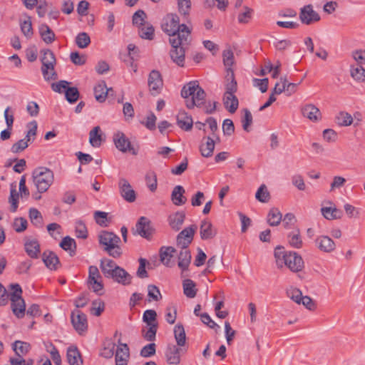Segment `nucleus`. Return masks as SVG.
I'll list each match as a JSON object with an SVG mask.
<instances>
[{"mask_svg":"<svg viewBox=\"0 0 365 365\" xmlns=\"http://www.w3.org/2000/svg\"><path fill=\"white\" fill-rule=\"evenodd\" d=\"M225 92L223 96V104L225 108L230 113H234L238 108L239 101L235 93L237 90V81L235 78V73L232 68L227 69Z\"/></svg>","mask_w":365,"mask_h":365,"instance_id":"nucleus-1","label":"nucleus"},{"mask_svg":"<svg viewBox=\"0 0 365 365\" xmlns=\"http://www.w3.org/2000/svg\"><path fill=\"white\" fill-rule=\"evenodd\" d=\"M41 53L42 54L41 70L44 80L46 81L56 80L58 78V74L55 71L56 59L53 52L50 49H43L41 51Z\"/></svg>","mask_w":365,"mask_h":365,"instance_id":"nucleus-2","label":"nucleus"},{"mask_svg":"<svg viewBox=\"0 0 365 365\" xmlns=\"http://www.w3.org/2000/svg\"><path fill=\"white\" fill-rule=\"evenodd\" d=\"M32 176L34 182L40 193L47 191L54 180L53 171L46 167L35 168L32 173Z\"/></svg>","mask_w":365,"mask_h":365,"instance_id":"nucleus-3","label":"nucleus"},{"mask_svg":"<svg viewBox=\"0 0 365 365\" xmlns=\"http://www.w3.org/2000/svg\"><path fill=\"white\" fill-rule=\"evenodd\" d=\"M12 292L10 294L11 307L14 314L19 319H21L25 315L26 304L24 299L21 297L22 289L17 284H11L9 285Z\"/></svg>","mask_w":365,"mask_h":365,"instance_id":"nucleus-4","label":"nucleus"},{"mask_svg":"<svg viewBox=\"0 0 365 365\" xmlns=\"http://www.w3.org/2000/svg\"><path fill=\"white\" fill-rule=\"evenodd\" d=\"M170 43L172 49L170 51V56L172 61L180 67H183L185 64V49L182 47L183 41L180 37L170 38Z\"/></svg>","mask_w":365,"mask_h":365,"instance_id":"nucleus-5","label":"nucleus"},{"mask_svg":"<svg viewBox=\"0 0 365 365\" xmlns=\"http://www.w3.org/2000/svg\"><path fill=\"white\" fill-rule=\"evenodd\" d=\"M179 21L180 18L175 14H168L165 19V22L162 24L163 31L169 35L170 38L179 37Z\"/></svg>","mask_w":365,"mask_h":365,"instance_id":"nucleus-6","label":"nucleus"},{"mask_svg":"<svg viewBox=\"0 0 365 365\" xmlns=\"http://www.w3.org/2000/svg\"><path fill=\"white\" fill-rule=\"evenodd\" d=\"M155 232V229L152 227L151 221L146 217H140L136 225L135 230L133 231V235H139L142 237L150 240Z\"/></svg>","mask_w":365,"mask_h":365,"instance_id":"nucleus-7","label":"nucleus"},{"mask_svg":"<svg viewBox=\"0 0 365 365\" xmlns=\"http://www.w3.org/2000/svg\"><path fill=\"white\" fill-rule=\"evenodd\" d=\"M197 230V226L194 224L185 227L180 232L176 237L177 246L180 248L188 247L193 240Z\"/></svg>","mask_w":365,"mask_h":365,"instance_id":"nucleus-8","label":"nucleus"},{"mask_svg":"<svg viewBox=\"0 0 365 365\" xmlns=\"http://www.w3.org/2000/svg\"><path fill=\"white\" fill-rule=\"evenodd\" d=\"M148 85L151 95L157 96L163 87V80L161 73L158 70H152L148 78Z\"/></svg>","mask_w":365,"mask_h":365,"instance_id":"nucleus-9","label":"nucleus"},{"mask_svg":"<svg viewBox=\"0 0 365 365\" xmlns=\"http://www.w3.org/2000/svg\"><path fill=\"white\" fill-rule=\"evenodd\" d=\"M113 143L116 148L122 153L130 152L133 155H137V152L132 146L130 140L123 132L118 131L113 135Z\"/></svg>","mask_w":365,"mask_h":365,"instance_id":"nucleus-10","label":"nucleus"},{"mask_svg":"<svg viewBox=\"0 0 365 365\" xmlns=\"http://www.w3.org/2000/svg\"><path fill=\"white\" fill-rule=\"evenodd\" d=\"M71 319L73 328L80 335L83 334L87 331V317L83 312L80 310L72 312Z\"/></svg>","mask_w":365,"mask_h":365,"instance_id":"nucleus-11","label":"nucleus"},{"mask_svg":"<svg viewBox=\"0 0 365 365\" xmlns=\"http://www.w3.org/2000/svg\"><path fill=\"white\" fill-rule=\"evenodd\" d=\"M299 19L301 22L306 25H311L320 21L319 14L313 9L311 4L304 6L300 9Z\"/></svg>","mask_w":365,"mask_h":365,"instance_id":"nucleus-12","label":"nucleus"},{"mask_svg":"<svg viewBox=\"0 0 365 365\" xmlns=\"http://www.w3.org/2000/svg\"><path fill=\"white\" fill-rule=\"evenodd\" d=\"M284 264L294 272H298L304 267V260L296 252H289Z\"/></svg>","mask_w":365,"mask_h":365,"instance_id":"nucleus-13","label":"nucleus"},{"mask_svg":"<svg viewBox=\"0 0 365 365\" xmlns=\"http://www.w3.org/2000/svg\"><path fill=\"white\" fill-rule=\"evenodd\" d=\"M118 186L120 194L125 201L133 202L135 200V192L126 179L120 178L118 182Z\"/></svg>","mask_w":365,"mask_h":365,"instance_id":"nucleus-14","label":"nucleus"},{"mask_svg":"<svg viewBox=\"0 0 365 365\" xmlns=\"http://www.w3.org/2000/svg\"><path fill=\"white\" fill-rule=\"evenodd\" d=\"M115 233L108 231H102L101 233L98 236L99 243L104 246V251H106L110 256L113 258H118L121 256L122 252H119L118 250H113V247H111L110 245L108 243V239H110L112 235Z\"/></svg>","mask_w":365,"mask_h":365,"instance_id":"nucleus-15","label":"nucleus"},{"mask_svg":"<svg viewBox=\"0 0 365 365\" xmlns=\"http://www.w3.org/2000/svg\"><path fill=\"white\" fill-rule=\"evenodd\" d=\"M206 93L202 87H199L190 100H186V106L191 109L195 106L202 108L205 103Z\"/></svg>","mask_w":365,"mask_h":365,"instance_id":"nucleus-16","label":"nucleus"},{"mask_svg":"<svg viewBox=\"0 0 365 365\" xmlns=\"http://www.w3.org/2000/svg\"><path fill=\"white\" fill-rule=\"evenodd\" d=\"M115 351V365H127L130 358V350L127 344L120 343Z\"/></svg>","mask_w":365,"mask_h":365,"instance_id":"nucleus-17","label":"nucleus"},{"mask_svg":"<svg viewBox=\"0 0 365 365\" xmlns=\"http://www.w3.org/2000/svg\"><path fill=\"white\" fill-rule=\"evenodd\" d=\"M42 261L50 270L56 271L61 266L58 257L53 251H45L42 254Z\"/></svg>","mask_w":365,"mask_h":365,"instance_id":"nucleus-18","label":"nucleus"},{"mask_svg":"<svg viewBox=\"0 0 365 365\" xmlns=\"http://www.w3.org/2000/svg\"><path fill=\"white\" fill-rule=\"evenodd\" d=\"M315 245L322 252L329 253L335 250L333 240L326 235H321L315 240Z\"/></svg>","mask_w":365,"mask_h":365,"instance_id":"nucleus-19","label":"nucleus"},{"mask_svg":"<svg viewBox=\"0 0 365 365\" xmlns=\"http://www.w3.org/2000/svg\"><path fill=\"white\" fill-rule=\"evenodd\" d=\"M215 146V140L210 136H205L202 138L200 145V152L205 158H210L213 155Z\"/></svg>","mask_w":365,"mask_h":365,"instance_id":"nucleus-20","label":"nucleus"},{"mask_svg":"<svg viewBox=\"0 0 365 365\" xmlns=\"http://www.w3.org/2000/svg\"><path fill=\"white\" fill-rule=\"evenodd\" d=\"M177 124L185 131H190L193 126V120L190 115L185 110H180L177 115Z\"/></svg>","mask_w":365,"mask_h":365,"instance_id":"nucleus-21","label":"nucleus"},{"mask_svg":"<svg viewBox=\"0 0 365 365\" xmlns=\"http://www.w3.org/2000/svg\"><path fill=\"white\" fill-rule=\"evenodd\" d=\"M302 114L311 121L317 122L322 118L320 110L313 104H307L302 108Z\"/></svg>","mask_w":365,"mask_h":365,"instance_id":"nucleus-22","label":"nucleus"},{"mask_svg":"<svg viewBox=\"0 0 365 365\" xmlns=\"http://www.w3.org/2000/svg\"><path fill=\"white\" fill-rule=\"evenodd\" d=\"M24 248L26 254L33 259L38 258L41 250L37 240L25 238Z\"/></svg>","mask_w":365,"mask_h":365,"instance_id":"nucleus-23","label":"nucleus"},{"mask_svg":"<svg viewBox=\"0 0 365 365\" xmlns=\"http://www.w3.org/2000/svg\"><path fill=\"white\" fill-rule=\"evenodd\" d=\"M185 220V213L183 211H178L169 215L168 221L171 229L179 231Z\"/></svg>","mask_w":365,"mask_h":365,"instance_id":"nucleus-24","label":"nucleus"},{"mask_svg":"<svg viewBox=\"0 0 365 365\" xmlns=\"http://www.w3.org/2000/svg\"><path fill=\"white\" fill-rule=\"evenodd\" d=\"M181 250L178 255V266L182 272L187 271L191 263V253L188 247L180 248Z\"/></svg>","mask_w":365,"mask_h":365,"instance_id":"nucleus-25","label":"nucleus"},{"mask_svg":"<svg viewBox=\"0 0 365 365\" xmlns=\"http://www.w3.org/2000/svg\"><path fill=\"white\" fill-rule=\"evenodd\" d=\"M180 348L176 345L169 344L165 351L167 362L169 364L177 365L180 362Z\"/></svg>","mask_w":365,"mask_h":365,"instance_id":"nucleus-26","label":"nucleus"},{"mask_svg":"<svg viewBox=\"0 0 365 365\" xmlns=\"http://www.w3.org/2000/svg\"><path fill=\"white\" fill-rule=\"evenodd\" d=\"M217 234L216 230L213 228L212 223L207 220L201 222L200 227V237L203 240L213 238Z\"/></svg>","mask_w":365,"mask_h":365,"instance_id":"nucleus-27","label":"nucleus"},{"mask_svg":"<svg viewBox=\"0 0 365 365\" xmlns=\"http://www.w3.org/2000/svg\"><path fill=\"white\" fill-rule=\"evenodd\" d=\"M66 357L70 365H83L81 354L76 346L67 349Z\"/></svg>","mask_w":365,"mask_h":365,"instance_id":"nucleus-28","label":"nucleus"},{"mask_svg":"<svg viewBox=\"0 0 365 365\" xmlns=\"http://www.w3.org/2000/svg\"><path fill=\"white\" fill-rule=\"evenodd\" d=\"M175 252V248L171 246L160 247L159 251L160 262L166 267H171V259Z\"/></svg>","mask_w":365,"mask_h":365,"instance_id":"nucleus-29","label":"nucleus"},{"mask_svg":"<svg viewBox=\"0 0 365 365\" xmlns=\"http://www.w3.org/2000/svg\"><path fill=\"white\" fill-rule=\"evenodd\" d=\"M185 190L181 185H176L171 194V200L175 205L180 206L185 205L187 202L186 197L184 196Z\"/></svg>","mask_w":365,"mask_h":365,"instance_id":"nucleus-30","label":"nucleus"},{"mask_svg":"<svg viewBox=\"0 0 365 365\" xmlns=\"http://www.w3.org/2000/svg\"><path fill=\"white\" fill-rule=\"evenodd\" d=\"M94 95L96 100L99 103L106 101L110 91H113V88H108L105 81H102L94 87Z\"/></svg>","mask_w":365,"mask_h":365,"instance_id":"nucleus-31","label":"nucleus"},{"mask_svg":"<svg viewBox=\"0 0 365 365\" xmlns=\"http://www.w3.org/2000/svg\"><path fill=\"white\" fill-rule=\"evenodd\" d=\"M38 30L41 39L46 44H51L55 41L56 35L47 24H41L39 26Z\"/></svg>","mask_w":365,"mask_h":365,"instance_id":"nucleus-32","label":"nucleus"},{"mask_svg":"<svg viewBox=\"0 0 365 365\" xmlns=\"http://www.w3.org/2000/svg\"><path fill=\"white\" fill-rule=\"evenodd\" d=\"M12 349L16 356L24 357L31 349V345L28 342L16 340L12 344Z\"/></svg>","mask_w":365,"mask_h":365,"instance_id":"nucleus-33","label":"nucleus"},{"mask_svg":"<svg viewBox=\"0 0 365 365\" xmlns=\"http://www.w3.org/2000/svg\"><path fill=\"white\" fill-rule=\"evenodd\" d=\"M60 247L65 251L68 252L70 256L73 257L76 253V242L74 239L69 236L63 237L60 242Z\"/></svg>","mask_w":365,"mask_h":365,"instance_id":"nucleus-34","label":"nucleus"},{"mask_svg":"<svg viewBox=\"0 0 365 365\" xmlns=\"http://www.w3.org/2000/svg\"><path fill=\"white\" fill-rule=\"evenodd\" d=\"M199 87L198 81H190L182 87L180 93L181 96L185 99L190 100L189 97L192 98Z\"/></svg>","mask_w":365,"mask_h":365,"instance_id":"nucleus-35","label":"nucleus"},{"mask_svg":"<svg viewBox=\"0 0 365 365\" xmlns=\"http://www.w3.org/2000/svg\"><path fill=\"white\" fill-rule=\"evenodd\" d=\"M282 220V215L277 207H272L269 210L267 215V221L270 226H277Z\"/></svg>","mask_w":365,"mask_h":365,"instance_id":"nucleus-36","label":"nucleus"},{"mask_svg":"<svg viewBox=\"0 0 365 365\" xmlns=\"http://www.w3.org/2000/svg\"><path fill=\"white\" fill-rule=\"evenodd\" d=\"M132 279L133 277L125 269L120 267L113 281L123 286H127L131 284Z\"/></svg>","mask_w":365,"mask_h":365,"instance_id":"nucleus-37","label":"nucleus"},{"mask_svg":"<svg viewBox=\"0 0 365 365\" xmlns=\"http://www.w3.org/2000/svg\"><path fill=\"white\" fill-rule=\"evenodd\" d=\"M351 76L357 82H365V69L361 65H351L350 67Z\"/></svg>","mask_w":365,"mask_h":365,"instance_id":"nucleus-38","label":"nucleus"},{"mask_svg":"<svg viewBox=\"0 0 365 365\" xmlns=\"http://www.w3.org/2000/svg\"><path fill=\"white\" fill-rule=\"evenodd\" d=\"M288 242L291 247L299 249L302 247L303 242L300 235L299 229L289 232L287 235Z\"/></svg>","mask_w":365,"mask_h":365,"instance_id":"nucleus-39","label":"nucleus"},{"mask_svg":"<svg viewBox=\"0 0 365 365\" xmlns=\"http://www.w3.org/2000/svg\"><path fill=\"white\" fill-rule=\"evenodd\" d=\"M174 336L177 345L183 346L186 343V334L182 324H178L174 327Z\"/></svg>","mask_w":365,"mask_h":365,"instance_id":"nucleus-40","label":"nucleus"},{"mask_svg":"<svg viewBox=\"0 0 365 365\" xmlns=\"http://www.w3.org/2000/svg\"><path fill=\"white\" fill-rule=\"evenodd\" d=\"M184 294L188 298H194L197 294L195 283L190 279H186L182 282Z\"/></svg>","mask_w":365,"mask_h":365,"instance_id":"nucleus-41","label":"nucleus"},{"mask_svg":"<svg viewBox=\"0 0 365 365\" xmlns=\"http://www.w3.org/2000/svg\"><path fill=\"white\" fill-rule=\"evenodd\" d=\"M352 122V116L345 111H340L335 117V123L341 127L350 125Z\"/></svg>","mask_w":365,"mask_h":365,"instance_id":"nucleus-42","label":"nucleus"},{"mask_svg":"<svg viewBox=\"0 0 365 365\" xmlns=\"http://www.w3.org/2000/svg\"><path fill=\"white\" fill-rule=\"evenodd\" d=\"M65 98L71 104H73L78 100L80 93L76 87H68L64 91Z\"/></svg>","mask_w":365,"mask_h":365,"instance_id":"nucleus-43","label":"nucleus"},{"mask_svg":"<svg viewBox=\"0 0 365 365\" xmlns=\"http://www.w3.org/2000/svg\"><path fill=\"white\" fill-rule=\"evenodd\" d=\"M101 128L99 126L93 128L89 133V142L93 147L101 145V135L99 134Z\"/></svg>","mask_w":365,"mask_h":365,"instance_id":"nucleus-44","label":"nucleus"},{"mask_svg":"<svg viewBox=\"0 0 365 365\" xmlns=\"http://www.w3.org/2000/svg\"><path fill=\"white\" fill-rule=\"evenodd\" d=\"M178 11L187 19L191 9L190 0H178Z\"/></svg>","mask_w":365,"mask_h":365,"instance_id":"nucleus-45","label":"nucleus"},{"mask_svg":"<svg viewBox=\"0 0 365 365\" xmlns=\"http://www.w3.org/2000/svg\"><path fill=\"white\" fill-rule=\"evenodd\" d=\"M29 218L36 227H41L43 225V217L41 212L36 208L29 210Z\"/></svg>","mask_w":365,"mask_h":365,"instance_id":"nucleus-46","label":"nucleus"},{"mask_svg":"<svg viewBox=\"0 0 365 365\" xmlns=\"http://www.w3.org/2000/svg\"><path fill=\"white\" fill-rule=\"evenodd\" d=\"M75 41L78 48H85L90 44L91 38L87 33L81 32L76 36Z\"/></svg>","mask_w":365,"mask_h":365,"instance_id":"nucleus-47","label":"nucleus"},{"mask_svg":"<svg viewBox=\"0 0 365 365\" xmlns=\"http://www.w3.org/2000/svg\"><path fill=\"white\" fill-rule=\"evenodd\" d=\"M76 236L78 238L86 239L88 237V230L85 223L78 220L76 222L75 226Z\"/></svg>","mask_w":365,"mask_h":365,"instance_id":"nucleus-48","label":"nucleus"},{"mask_svg":"<svg viewBox=\"0 0 365 365\" xmlns=\"http://www.w3.org/2000/svg\"><path fill=\"white\" fill-rule=\"evenodd\" d=\"M287 295L298 304H301V300L304 297L300 289L292 287L287 289Z\"/></svg>","mask_w":365,"mask_h":365,"instance_id":"nucleus-49","label":"nucleus"},{"mask_svg":"<svg viewBox=\"0 0 365 365\" xmlns=\"http://www.w3.org/2000/svg\"><path fill=\"white\" fill-rule=\"evenodd\" d=\"M256 199L261 202H267L270 198L269 192L265 185L262 184L257 190L255 194Z\"/></svg>","mask_w":365,"mask_h":365,"instance_id":"nucleus-50","label":"nucleus"},{"mask_svg":"<svg viewBox=\"0 0 365 365\" xmlns=\"http://www.w3.org/2000/svg\"><path fill=\"white\" fill-rule=\"evenodd\" d=\"M105 309V303L101 299H96L92 302L91 313L96 317H99Z\"/></svg>","mask_w":365,"mask_h":365,"instance_id":"nucleus-51","label":"nucleus"},{"mask_svg":"<svg viewBox=\"0 0 365 365\" xmlns=\"http://www.w3.org/2000/svg\"><path fill=\"white\" fill-rule=\"evenodd\" d=\"M288 253L284 250V247L279 245L276 247L274 255L279 266L282 267V264H284L285 259L288 256Z\"/></svg>","mask_w":365,"mask_h":365,"instance_id":"nucleus-52","label":"nucleus"},{"mask_svg":"<svg viewBox=\"0 0 365 365\" xmlns=\"http://www.w3.org/2000/svg\"><path fill=\"white\" fill-rule=\"evenodd\" d=\"M143 321L147 325L158 324L156 312L153 309L145 310L143 315Z\"/></svg>","mask_w":365,"mask_h":365,"instance_id":"nucleus-53","label":"nucleus"},{"mask_svg":"<svg viewBox=\"0 0 365 365\" xmlns=\"http://www.w3.org/2000/svg\"><path fill=\"white\" fill-rule=\"evenodd\" d=\"M147 186L151 192H155L157 189L158 182L157 175L155 172L150 171L145 175Z\"/></svg>","mask_w":365,"mask_h":365,"instance_id":"nucleus-54","label":"nucleus"},{"mask_svg":"<svg viewBox=\"0 0 365 365\" xmlns=\"http://www.w3.org/2000/svg\"><path fill=\"white\" fill-rule=\"evenodd\" d=\"M147 15L143 10L139 9L135 11L133 15V24L136 25L138 27L143 26L145 25V19H146Z\"/></svg>","mask_w":365,"mask_h":365,"instance_id":"nucleus-55","label":"nucleus"},{"mask_svg":"<svg viewBox=\"0 0 365 365\" xmlns=\"http://www.w3.org/2000/svg\"><path fill=\"white\" fill-rule=\"evenodd\" d=\"M21 32L27 38H31L34 34L32 24L29 17L28 20H24L20 23Z\"/></svg>","mask_w":365,"mask_h":365,"instance_id":"nucleus-56","label":"nucleus"},{"mask_svg":"<svg viewBox=\"0 0 365 365\" xmlns=\"http://www.w3.org/2000/svg\"><path fill=\"white\" fill-rule=\"evenodd\" d=\"M27 126L29 128V129L27 131L24 139L25 141H26L29 144L30 141L34 140V137L36 135L37 133L38 125L36 120H33L30 122Z\"/></svg>","mask_w":365,"mask_h":365,"instance_id":"nucleus-57","label":"nucleus"},{"mask_svg":"<svg viewBox=\"0 0 365 365\" xmlns=\"http://www.w3.org/2000/svg\"><path fill=\"white\" fill-rule=\"evenodd\" d=\"M139 29V36L140 38L148 40H152L154 37V28L152 25L145 26H140Z\"/></svg>","mask_w":365,"mask_h":365,"instance_id":"nucleus-58","label":"nucleus"},{"mask_svg":"<svg viewBox=\"0 0 365 365\" xmlns=\"http://www.w3.org/2000/svg\"><path fill=\"white\" fill-rule=\"evenodd\" d=\"M156 345L155 343H150L142 348L140 354L141 356L148 358L155 354Z\"/></svg>","mask_w":365,"mask_h":365,"instance_id":"nucleus-59","label":"nucleus"},{"mask_svg":"<svg viewBox=\"0 0 365 365\" xmlns=\"http://www.w3.org/2000/svg\"><path fill=\"white\" fill-rule=\"evenodd\" d=\"M148 296L154 301H158L162 298V295L158 287L154 284L148 286Z\"/></svg>","mask_w":365,"mask_h":365,"instance_id":"nucleus-60","label":"nucleus"},{"mask_svg":"<svg viewBox=\"0 0 365 365\" xmlns=\"http://www.w3.org/2000/svg\"><path fill=\"white\" fill-rule=\"evenodd\" d=\"M139 261V267L136 272V275L140 279H144L148 277V272L146 271V264L148 261L144 258H140Z\"/></svg>","mask_w":365,"mask_h":365,"instance_id":"nucleus-61","label":"nucleus"},{"mask_svg":"<svg viewBox=\"0 0 365 365\" xmlns=\"http://www.w3.org/2000/svg\"><path fill=\"white\" fill-rule=\"evenodd\" d=\"M70 58L71 62L77 66H83L86 62V56L81 55L78 51L71 52Z\"/></svg>","mask_w":365,"mask_h":365,"instance_id":"nucleus-62","label":"nucleus"},{"mask_svg":"<svg viewBox=\"0 0 365 365\" xmlns=\"http://www.w3.org/2000/svg\"><path fill=\"white\" fill-rule=\"evenodd\" d=\"M70 82L65 81V80H61L57 83H53L51 84V88L53 91L58 93H64V91L67 89V88L70 85Z\"/></svg>","mask_w":365,"mask_h":365,"instance_id":"nucleus-63","label":"nucleus"},{"mask_svg":"<svg viewBox=\"0 0 365 365\" xmlns=\"http://www.w3.org/2000/svg\"><path fill=\"white\" fill-rule=\"evenodd\" d=\"M27 220L24 217H17L14 222V229L16 232H22L27 228Z\"/></svg>","mask_w":365,"mask_h":365,"instance_id":"nucleus-64","label":"nucleus"}]
</instances>
